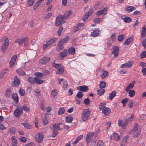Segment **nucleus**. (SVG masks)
I'll list each match as a JSON object with an SVG mask.
<instances>
[{
  "instance_id": "cd10ccee",
  "label": "nucleus",
  "mask_w": 146,
  "mask_h": 146,
  "mask_svg": "<svg viewBox=\"0 0 146 146\" xmlns=\"http://www.w3.org/2000/svg\"><path fill=\"white\" fill-rule=\"evenodd\" d=\"M68 52L69 54L73 55L75 53V49L73 47H70L68 50Z\"/></svg>"
},
{
  "instance_id": "f8f14e48",
  "label": "nucleus",
  "mask_w": 146,
  "mask_h": 146,
  "mask_svg": "<svg viewBox=\"0 0 146 146\" xmlns=\"http://www.w3.org/2000/svg\"><path fill=\"white\" fill-rule=\"evenodd\" d=\"M121 19L125 23H129L131 21V19L125 15H122L121 16Z\"/></svg>"
},
{
  "instance_id": "79ce46f5",
  "label": "nucleus",
  "mask_w": 146,
  "mask_h": 146,
  "mask_svg": "<svg viewBox=\"0 0 146 146\" xmlns=\"http://www.w3.org/2000/svg\"><path fill=\"white\" fill-rule=\"evenodd\" d=\"M102 71L104 72L101 75V77L102 78H104L108 75V72L105 70L104 69L102 70Z\"/></svg>"
},
{
  "instance_id": "aec40b11",
  "label": "nucleus",
  "mask_w": 146,
  "mask_h": 146,
  "mask_svg": "<svg viewBox=\"0 0 146 146\" xmlns=\"http://www.w3.org/2000/svg\"><path fill=\"white\" fill-rule=\"evenodd\" d=\"M67 54V50L66 49H64L61 52L60 54V56L62 58L65 57Z\"/></svg>"
},
{
  "instance_id": "20e7f679",
  "label": "nucleus",
  "mask_w": 146,
  "mask_h": 146,
  "mask_svg": "<svg viewBox=\"0 0 146 146\" xmlns=\"http://www.w3.org/2000/svg\"><path fill=\"white\" fill-rule=\"evenodd\" d=\"M44 137V135L42 133H37L35 135L36 141L38 143H40L41 142Z\"/></svg>"
},
{
  "instance_id": "f704fd0d",
  "label": "nucleus",
  "mask_w": 146,
  "mask_h": 146,
  "mask_svg": "<svg viewBox=\"0 0 146 146\" xmlns=\"http://www.w3.org/2000/svg\"><path fill=\"white\" fill-rule=\"evenodd\" d=\"M64 72V68L62 67H60L56 72V73L57 74H61Z\"/></svg>"
},
{
  "instance_id": "680f3d73",
  "label": "nucleus",
  "mask_w": 146,
  "mask_h": 146,
  "mask_svg": "<svg viewBox=\"0 0 146 146\" xmlns=\"http://www.w3.org/2000/svg\"><path fill=\"white\" fill-rule=\"evenodd\" d=\"M21 124L27 129H30L31 127V126L28 123H22Z\"/></svg>"
},
{
  "instance_id": "864d4df0",
  "label": "nucleus",
  "mask_w": 146,
  "mask_h": 146,
  "mask_svg": "<svg viewBox=\"0 0 146 146\" xmlns=\"http://www.w3.org/2000/svg\"><path fill=\"white\" fill-rule=\"evenodd\" d=\"M84 96L83 93L81 92H78L76 96L82 99V97Z\"/></svg>"
},
{
  "instance_id": "c85d7f7f",
  "label": "nucleus",
  "mask_w": 146,
  "mask_h": 146,
  "mask_svg": "<svg viewBox=\"0 0 146 146\" xmlns=\"http://www.w3.org/2000/svg\"><path fill=\"white\" fill-rule=\"evenodd\" d=\"M116 92L115 91H112L108 97L109 100H111L114 97L116 96Z\"/></svg>"
},
{
  "instance_id": "e433bc0d",
  "label": "nucleus",
  "mask_w": 146,
  "mask_h": 146,
  "mask_svg": "<svg viewBox=\"0 0 146 146\" xmlns=\"http://www.w3.org/2000/svg\"><path fill=\"white\" fill-rule=\"evenodd\" d=\"M11 90L9 88H8L6 90L5 96L7 97H9L11 94Z\"/></svg>"
},
{
  "instance_id": "4468645a",
  "label": "nucleus",
  "mask_w": 146,
  "mask_h": 146,
  "mask_svg": "<svg viewBox=\"0 0 146 146\" xmlns=\"http://www.w3.org/2000/svg\"><path fill=\"white\" fill-rule=\"evenodd\" d=\"M94 133L92 132H89L88 133L86 137V141L87 143H89L91 139V137L94 135Z\"/></svg>"
},
{
  "instance_id": "ea45409f",
  "label": "nucleus",
  "mask_w": 146,
  "mask_h": 146,
  "mask_svg": "<svg viewBox=\"0 0 146 146\" xmlns=\"http://www.w3.org/2000/svg\"><path fill=\"white\" fill-rule=\"evenodd\" d=\"M97 94L100 96H102L105 92V90L104 89H101L97 90Z\"/></svg>"
},
{
  "instance_id": "09e8293b",
  "label": "nucleus",
  "mask_w": 146,
  "mask_h": 146,
  "mask_svg": "<svg viewBox=\"0 0 146 146\" xmlns=\"http://www.w3.org/2000/svg\"><path fill=\"white\" fill-rule=\"evenodd\" d=\"M127 67L130 68L131 67L133 64V62L132 61H129L125 63Z\"/></svg>"
},
{
  "instance_id": "f3484780",
  "label": "nucleus",
  "mask_w": 146,
  "mask_h": 146,
  "mask_svg": "<svg viewBox=\"0 0 146 146\" xmlns=\"http://www.w3.org/2000/svg\"><path fill=\"white\" fill-rule=\"evenodd\" d=\"M139 130L138 129V124L137 123H136L134 126L133 129L131 130L129 132V133L130 134H133Z\"/></svg>"
},
{
  "instance_id": "0eeeda50",
  "label": "nucleus",
  "mask_w": 146,
  "mask_h": 146,
  "mask_svg": "<svg viewBox=\"0 0 146 146\" xmlns=\"http://www.w3.org/2000/svg\"><path fill=\"white\" fill-rule=\"evenodd\" d=\"M112 49L111 53L114 55L115 57H116L118 55L119 47L117 46H115L113 47Z\"/></svg>"
},
{
  "instance_id": "9d476101",
  "label": "nucleus",
  "mask_w": 146,
  "mask_h": 146,
  "mask_svg": "<svg viewBox=\"0 0 146 146\" xmlns=\"http://www.w3.org/2000/svg\"><path fill=\"white\" fill-rule=\"evenodd\" d=\"M102 113L104 114V115L107 116L109 115L110 113L111 110L110 108L106 107H104V108L102 110Z\"/></svg>"
},
{
  "instance_id": "774afa93",
  "label": "nucleus",
  "mask_w": 146,
  "mask_h": 146,
  "mask_svg": "<svg viewBox=\"0 0 146 146\" xmlns=\"http://www.w3.org/2000/svg\"><path fill=\"white\" fill-rule=\"evenodd\" d=\"M97 146H104V143L101 140H98L97 143Z\"/></svg>"
},
{
  "instance_id": "0e129e2a",
  "label": "nucleus",
  "mask_w": 146,
  "mask_h": 146,
  "mask_svg": "<svg viewBox=\"0 0 146 146\" xmlns=\"http://www.w3.org/2000/svg\"><path fill=\"white\" fill-rule=\"evenodd\" d=\"M57 90L55 89L52 91L51 94L53 96H55L57 94Z\"/></svg>"
},
{
  "instance_id": "c756f323",
  "label": "nucleus",
  "mask_w": 146,
  "mask_h": 146,
  "mask_svg": "<svg viewBox=\"0 0 146 146\" xmlns=\"http://www.w3.org/2000/svg\"><path fill=\"white\" fill-rule=\"evenodd\" d=\"M35 83L36 82L37 84H40L44 82V81L39 79L37 77L34 78Z\"/></svg>"
},
{
  "instance_id": "603ef678",
  "label": "nucleus",
  "mask_w": 146,
  "mask_h": 146,
  "mask_svg": "<svg viewBox=\"0 0 146 146\" xmlns=\"http://www.w3.org/2000/svg\"><path fill=\"white\" fill-rule=\"evenodd\" d=\"M75 101L77 104H80L81 102V100H82V98H78L76 96L75 97Z\"/></svg>"
},
{
  "instance_id": "69168bd1",
  "label": "nucleus",
  "mask_w": 146,
  "mask_h": 146,
  "mask_svg": "<svg viewBox=\"0 0 146 146\" xmlns=\"http://www.w3.org/2000/svg\"><path fill=\"white\" fill-rule=\"evenodd\" d=\"M23 41L25 46H27L29 42L28 41V38L27 37L23 38Z\"/></svg>"
},
{
  "instance_id": "bb28decb",
  "label": "nucleus",
  "mask_w": 146,
  "mask_h": 146,
  "mask_svg": "<svg viewBox=\"0 0 146 146\" xmlns=\"http://www.w3.org/2000/svg\"><path fill=\"white\" fill-rule=\"evenodd\" d=\"M62 124L61 123H55L53 125V129L55 130H60L62 128L60 127V125Z\"/></svg>"
},
{
  "instance_id": "f257e3e1",
  "label": "nucleus",
  "mask_w": 146,
  "mask_h": 146,
  "mask_svg": "<svg viewBox=\"0 0 146 146\" xmlns=\"http://www.w3.org/2000/svg\"><path fill=\"white\" fill-rule=\"evenodd\" d=\"M90 111L89 109L84 110L82 113V119L84 121H86L90 117Z\"/></svg>"
},
{
  "instance_id": "3c124183",
  "label": "nucleus",
  "mask_w": 146,
  "mask_h": 146,
  "mask_svg": "<svg viewBox=\"0 0 146 146\" xmlns=\"http://www.w3.org/2000/svg\"><path fill=\"white\" fill-rule=\"evenodd\" d=\"M146 57V51H143L140 54L141 59L145 58Z\"/></svg>"
},
{
  "instance_id": "4d7b16f0",
  "label": "nucleus",
  "mask_w": 146,
  "mask_h": 146,
  "mask_svg": "<svg viewBox=\"0 0 146 146\" xmlns=\"http://www.w3.org/2000/svg\"><path fill=\"white\" fill-rule=\"evenodd\" d=\"M90 99L87 98L84 100V103L86 105H88L90 104Z\"/></svg>"
},
{
  "instance_id": "72a5a7b5",
  "label": "nucleus",
  "mask_w": 146,
  "mask_h": 146,
  "mask_svg": "<svg viewBox=\"0 0 146 146\" xmlns=\"http://www.w3.org/2000/svg\"><path fill=\"white\" fill-rule=\"evenodd\" d=\"M17 72L20 75L24 76L26 75L25 72L21 69H19L17 70Z\"/></svg>"
},
{
  "instance_id": "5fc2aeb1",
  "label": "nucleus",
  "mask_w": 146,
  "mask_h": 146,
  "mask_svg": "<svg viewBox=\"0 0 146 146\" xmlns=\"http://www.w3.org/2000/svg\"><path fill=\"white\" fill-rule=\"evenodd\" d=\"M28 81L31 84H34L35 83L34 79L31 77H29L28 79Z\"/></svg>"
},
{
  "instance_id": "7c9ffc66",
  "label": "nucleus",
  "mask_w": 146,
  "mask_h": 146,
  "mask_svg": "<svg viewBox=\"0 0 146 146\" xmlns=\"http://www.w3.org/2000/svg\"><path fill=\"white\" fill-rule=\"evenodd\" d=\"M128 92L129 96L132 97L135 95V92L134 90H129Z\"/></svg>"
},
{
  "instance_id": "f03ea898",
  "label": "nucleus",
  "mask_w": 146,
  "mask_h": 146,
  "mask_svg": "<svg viewBox=\"0 0 146 146\" xmlns=\"http://www.w3.org/2000/svg\"><path fill=\"white\" fill-rule=\"evenodd\" d=\"M23 110L22 107H18L17 108L14 112V113L16 117H19L23 113Z\"/></svg>"
},
{
  "instance_id": "473e14b6",
  "label": "nucleus",
  "mask_w": 146,
  "mask_h": 146,
  "mask_svg": "<svg viewBox=\"0 0 146 146\" xmlns=\"http://www.w3.org/2000/svg\"><path fill=\"white\" fill-rule=\"evenodd\" d=\"M68 36H66L64 38L61 39L59 43L63 45L68 41Z\"/></svg>"
},
{
  "instance_id": "6e6552de",
  "label": "nucleus",
  "mask_w": 146,
  "mask_h": 146,
  "mask_svg": "<svg viewBox=\"0 0 146 146\" xmlns=\"http://www.w3.org/2000/svg\"><path fill=\"white\" fill-rule=\"evenodd\" d=\"M21 81L20 79L17 77V76L14 78V80L12 83V86L14 87L18 86L20 83Z\"/></svg>"
},
{
  "instance_id": "e2e57ef3",
  "label": "nucleus",
  "mask_w": 146,
  "mask_h": 146,
  "mask_svg": "<svg viewBox=\"0 0 146 146\" xmlns=\"http://www.w3.org/2000/svg\"><path fill=\"white\" fill-rule=\"evenodd\" d=\"M52 66L53 67H54L56 69H58L61 67L60 64H55L53 63L52 64Z\"/></svg>"
},
{
  "instance_id": "a18cd8bd",
  "label": "nucleus",
  "mask_w": 146,
  "mask_h": 146,
  "mask_svg": "<svg viewBox=\"0 0 146 146\" xmlns=\"http://www.w3.org/2000/svg\"><path fill=\"white\" fill-rule=\"evenodd\" d=\"M145 34H146V29L145 27V26H144L142 31L141 33V36L142 37H145Z\"/></svg>"
},
{
  "instance_id": "13d9d810",
  "label": "nucleus",
  "mask_w": 146,
  "mask_h": 146,
  "mask_svg": "<svg viewBox=\"0 0 146 146\" xmlns=\"http://www.w3.org/2000/svg\"><path fill=\"white\" fill-rule=\"evenodd\" d=\"M19 92L21 96H24L25 94V92L24 90L22 88L20 89Z\"/></svg>"
},
{
  "instance_id": "6e6d98bb",
  "label": "nucleus",
  "mask_w": 146,
  "mask_h": 146,
  "mask_svg": "<svg viewBox=\"0 0 146 146\" xmlns=\"http://www.w3.org/2000/svg\"><path fill=\"white\" fill-rule=\"evenodd\" d=\"M42 123L43 124L46 125L48 123V121L47 119V117L46 116H45L42 118Z\"/></svg>"
},
{
  "instance_id": "b1692460",
  "label": "nucleus",
  "mask_w": 146,
  "mask_h": 146,
  "mask_svg": "<svg viewBox=\"0 0 146 146\" xmlns=\"http://www.w3.org/2000/svg\"><path fill=\"white\" fill-rule=\"evenodd\" d=\"M12 98L14 100L16 104L18 102V96L17 94L15 93H13L12 95Z\"/></svg>"
},
{
  "instance_id": "49530a36",
  "label": "nucleus",
  "mask_w": 146,
  "mask_h": 146,
  "mask_svg": "<svg viewBox=\"0 0 146 146\" xmlns=\"http://www.w3.org/2000/svg\"><path fill=\"white\" fill-rule=\"evenodd\" d=\"M105 104L103 102L100 103L99 106V108L100 110H102L104 108V107H106L105 106Z\"/></svg>"
},
{
  "instance_id": "39448f33",
  "label": "nucleus",
  "mask_w": 146,
  "mask_h": 146,
  "mask_svg": "<svg viewBox=\"0 0 146 146\" xmlns=\"http://www.w3.org/2000/svg\"><path fill=\"white\" fill-rule=\"evenodd\" d=\"M4 41V43L2 44L1 47V50L3 52L5 51L9 45V40L7 38H5Z\"/></svg>"
},
{
  "instance_id": "c9c22d12",
  "label": "nucleus",
  "mask_w": 146,
  "mask_h": 146,
  "mask_svg": "<svg viewBox=\"0 0 146 146\" xmlns=\"http://www.w3.org/2000/svg\"><path fill=\"white\" fill-rule=\"evenodd\" d=\"M15 43H18L19 45L22 44L24 42L23 38L22 39H17L15 40Z\"/></svg>"
},
{
  "instance_id": "58836bf2",
  "label": "nucleus",
  "mask_w": 146,
  "mask_h": 146,
  "mask_svg": "<svg viewBox=\"0 0 146 146\" xmlns=\"http://www.w3.org/2000/svg\"><path fill=\"white\" fill-rule=\"evenodd\" d=\"M66 121L68 123H71L72 121V117L70 115L67 116L66 117Z\"/></svg>"
},
{
  "instance_id": "4c0bfd02",
  "label": "nucleus",
  "mask_w": 146,
  "mask_h": 146,
  "mask_svg": "<svg viewBox=\"0 0 146 146\" xmlns=\"http://www.w3.org/2000/svg\"><path fill=\"white\" fill-rule=\"evenodd\" d=\"M8 71V70L6 69H5L2 70L0 73V78H2L5 74L7 73Z\"/></svg>"
},
{
  "instance_id": "338daca9",
  "label": "nucleus",
  "mask_w": 146,
  "mask_h": 146,
  "mask_svg": "<svg viewBox=\"0 0 146 146\" xmlns=\"http://www.w3.org/2000/svg\"><path fill=\"white\" fill-rule=\"evenodd\" d=\"M52 130H53L52 137H54L57 135L58 132L56 130L54 129H52Z\"/></svg>"
},
{
  "instance_id": "a211bd4d",
  "label": "nucleus",
  "mask_w": 146,
  "mask_h": 146,
  "mask_svg": "<svg viewBox=\"0 0 146 146\" xmlns=\"http://www.w3.org/2000/svg\"><path fill=\"white\" fill-rule=\"evenodd\" d=\"M135 83V81H133V82L130 83L128 86L125 89V91L126 92H128L130 89H132L134 86V84Z\"/></svg>"
},
{
  "instance_id": "c03bdc74",
  "label": "nucleus",
  "mask_w": 146,
  "mask_h": 146,
  "mask_svg": "<svg viewBox=\"0 0 146 146\" xmlns=\"http://www.w3.org/2000/svg\"><path fill=\"white\" fill-rule=\"evenodd\" d=\"M35 0H28L27 2V5L28 7L32 6L35 1Z\"/></svg>"
},
{
  "instance_id": "bf43d9fd",
  "label": "nucleus",
  "mask_w": 146,
  "mask_h": 146,
  "mask_svg": "<svg viewBox=\"0 0 146 146\" xmlns=\"http://www.w3.org/2000/svg\"><path fill=\"white\" fill-rule=\"evenodd\" d=\"M35 75L39 78H41L43 76V73L40 72H37L35 73Z\"/></svg>"
},
{
  "instance_id": "7ed1b4c3",
  "label": "nucleus",
  "mask_w": 146,
  "mask_h": 146,
  "mask_svg": "<svg viewBox=\"0 0 146 146\" xmlns=\"http://www.w3.org/2000/svg\"><path fill=\"white\" fill-rule=\"evenodd\" d=\"M63 17L62 15H58L56 18L55 24L56 26H58L61 24H63L65 23V21L64 20Z\"/></svg>"
},
{
  "instance_id": "de8ad7c7",
  "label": "nucleus",
  "mask_w": 146,
  "mask_h": 146,
  "mask_svg": "<svg viewBox=\"0 0 146 146\" xmlns=\"http://www.w3.org/2000/svg\"><path fill=\"white\" fill-rule=\"evenodd\" d=\"M65 110L64 108H59L58 114L59 115L62 114L64 113Z\"/></svg>"
},
{
  "instance_id": "423d86ee",
  "label": "nucleus",
  "mask_w": 146,
  "mask_h": 146,
  "mask_svg": "<svg viewBox=\"0 0 146 146\" xmlns=\"http://www.w3.org/2000/svg\"><path fill=\"white\" fill-rule=\"evenodd\" d=\"M50 58L48 57L44 56L39 60V63L41 64H44L50 60Z\"/></svg>"
},
{
  "instance_id": "37998d69",
  "label": "nucleus",
  "mask_w": 146,
  "mask_h": 146,
  "mask_svg": "<svg viewBox=\"0 0 146 146\" xmlns=\"http://www.w3.org/2000/svg\"><path fill=\"white\" fill-rule=\"evenodd\" d=\"M106 86V83L104 81H102L100 82L99 84V87L100 88H104Z\"/></svg>"
},
{
  "instance_id": "a878e982",
  "label": "nucleus",
  "mask_w": 146,
  "mask_h": 146,
  "mask_svg": "<svg viewBox=\"0 0 146 146\" xmlns=\"http://www.w3.org/2000/svg\"><path fill=\"white\" fill-rule=\"evenodd\" d=\"M133 37H129L126 39L125 41L124 42V44L125 46H126L129 44L130 43L133 41Z\"/></svg>"
},
{
  "instance_id": "dca6fc26",
  "label": "nucleus",
  "mask_w": 146,
  "mask_h": 146,
  "mask_svg": "<svg viewBox=\"0 0 146 146\" xmlns=\"http://www.w3.org/2000/svg\"><path fill=\"white\" fill-rule=\"evenodd\" d=\"M111 139H113L116 141L119 140L120 138L119 136L116 133L112 134L111 136Z\"/></svg>"
},
{
  "instance_id": "ddd939ff",
  "label": "nucleus",
  "mask_w": 146,
  "mask_h": 146,
  "mask_svg": "<svg viewBox=\"0 0 146 146\" xmlns=\"http://www.w3.org/2000/svg\"><path fill=\"white\" fill-rule=\"evenodd\" d=\"M17 56L16 55L13 56L11 58V61L9 62L10 67H12L15 64Z\"/></svg>"
},
{
  "instance_id": "393cba45",
  "label": "nucleus",
  "mask_w": 146,
  "mask_h": 146,
  "mask_svg": "<svg viewBox=\"0 0 146 146\" xmlns=\"http://www.w3.org/2000/svg\"><path fill=\"white\" fill-rule=\"evenodd\" d=\"M107 11V8H105L103 9L98 11L96 13V15L97 16H99L100 15H101L103 14L105 12Z\"/></svg>"
},
{
  "instance_id": "5701e85b",
  "label": "nucleus",
  "mask_w": 146,
  "mask_h": 146,
  "mask_svg": "<svg viewBox=\"0 0 146 146\" xmlns=\"http://www.w3.org/2000/svg\"><path fill=\"white\" fill-rule=\"evenodd\" d=\"M56 38L55 37H54L51 39H50L49 40L46 42L47 44L49 46L52 45L54 42L56 40Z\"/></svg>"
},
{
  "instance_id": "2eb2a0df",
  "label": "nucleus",
  "mask_w": 146,
  "mask_h": 146,
  "mask_svg": "<svg viewBox=\"0 0 146 146\" xmlns=\"http://www.w3.org/2000/svg\"><path fill=\"white\" fill-rule=\"evenodd\" d=\"M84 24L83 23H78L77 26H75L74 28V32H75L76 31L79 30L81 27L84 25Z\"/></svg>"
},
{
  "instance_id": "6ab92c4d",
  "label": "nucleus",
  "mask_w": 146,
  "mask_h": 146,
  "mask_svg": "<svg viewBox=\"0 0 146 146\" xmlns=\"http://www.w3.org/2000/svg\"><path fill=\"white\" fill-rule=\"evenodd\" d=\"M99 31L98 29H94L93 32H92L91 34V36L94 37H96L98 35Z\"/></svg>"
},
{
  "instance_id": "1a4fd4ad",
  "label": "nucleus",
  "mask_w": 146,
  "mask_h": 146,
  "mask_svg": "<svg viewBox=\"0 0 146 146\" xmlns=\"http://www.w3.org/2000/svg\"><path fill=\"white\" fill-rule=\"evenodd\" d=\"M93 9H91L89 10L88 12L85 14L84 17V18L82 19L84 22H85V20H86L88 18L89 16L93 14Z\"/></svg>"
},
{
  "instance_id": "4be33fe9",
  "label": "nucleus",
  "mask_w": 146,
  "mask_h": 146,
  "mask_svg": "<svg viewBox=\"0 0 146 146\" xmlns=\"http://www.w3.org/2000/svg\"><path fill=\"white\" fill-rule=\"evenodd\" d=\"M135 9V7L131 6H128L125 8V11L128 13H129Z\"/></svg>"
},
{
  "instance_id": "052dcab7",
  "label": "nucleus",
  "mask_w": 146,
  "mask_h": 146,
  "mask_svg": "<svg viewBox=\"0 0 146 146\" xmlns=\"http://www.w3.org/2000/svg\"><path fill=\"white\" fill-rule=\"evenodd\" d=\"M102 21V19L100 18H96L94 19V23H98L100 21Z\"/></svg>"
},
{
  "instance_id": "412c9836",
  "label": "nucleus",
  "mask_w": 146,
  "mask_h": 146,
  "mask_svg": "<svg viewBox=\"0 0 146 146\" xmlns=\"http://www.w3.org/2000/svg\"><path fill=\"white\" fill-rule=\"evenodd\" d=\"M72 13V12L70 10H69L67 11L64 14L63 16V18L64 19H66L68 17H69Z\"/></svg>"
},
{
  "instance_id": "a19ab883",
  "label": "nucleus",
  "mask_w": 146,
  "mask_h": 146,
  "mask_svg": "<svg viewBox=\"0 0 146 146\" xmlns=\"http://www.w3.org/2000/svg\"><path fill=\"white\" fill-rule=\"evenodd\" d=\"M127 138L124 137L123 140L121 141L120 143V144L121 146L124 145L127 142Z\"/></svg>"
},
{
  "instance_id": "9b49d317",
  "label": "nucleus",
  "mask_w": 146,
  "mask_h": 146,
  "mask_svg": "<svg viewBox=\"0 0 146 146\" xmlns=\"http://www.w3.org/2000/svg\"><path fill=\"white\" fill-rule=\"evenodd\" d=\"M77 89L79 90L81 92H87L88 91L89 88L88 86L84 85L78 87Z\"/></svg>"
},
{
  "instance_id": "8fccbe9b",
  "label": "nucleus",
  "mask_w": 146,
  "mask_h": 146,
  "mask_svg": "<svg viewBox=\"0 0 146 146\" xmlns=\"http://www.w3.org/2000/svg\"><path fill=\"white\" fill-rule=\"evenodd\" d=\"M125 36L123 35H121L118 36V40L119 41L121 42L125 38Z\"/></svg>"
},
{
  "instance_id": "2f4dec72",
  "label": "nucleus",
  "mask_w": 146,
  "mask_h": 146,
  "mask_svg": "<svg viewBox=\"0 0 146 146\" xmlns=\"http://www.w3.org/2000/svg\"><path fill=\"white\" fill-rule=\"evenodd\" d=\"M63 48L64 46L63 45V44L58 43V46L56 48V50L58 51H60Z\"/></svg>"
}]
</instances>
